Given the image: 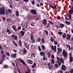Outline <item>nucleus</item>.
Here are the masks:
<instances>
[{"label":"nucleus","instance_id":"obj_40","mask_svg":"<svg viewBox=\"0 0 73 73\" xmlns=\"http://www.w3.org/2000/svg\"><path fill=\"white\" fill-rule=\"evenodd\" d=\"M55 66L56 67V68H58V64H56L55 65Z\"/></svg>","mask_w":73,"mask_h":73},{"label":"nucleus","instance_id":"obj_54","mask_svg":"<svg viewBox=\"0 0 73 73\" xmlns=\"http://www.w3.org/2000/svg\"><path fill=\"white\" fill-rule=\"evenodd\" d=\"M57 19H61V17L59 16L57 17Z\"/></svg>","mask_w":73,"mask_h":73},{"label":"nucleus","instance_id":"obj_27","mask_svg":"<svg viewBox=\"0 0 73 73\" xmlns=\"http://www.w3.org/2000/svg\"><path fill=\"white\" fill-rule=\"evenodd\" d=\"M19 44L20 46H22V43H21V41L20 40H19Z\"/></svg>","mask_w":73,"mask_h":73},{"label":"nucleus","instance_id":"obj_59","mask_svg":"<svg viewBox=\"0 0 73 73\" xmlns=\"http://www.w3.org/2000/svg\"><path fill=\"white\" fill-rule=\"evenodd\" d=\"M23 1H24L25 2H28V1L29 0H22Z\"/></svg>","mask_w":73,"mask_h":73},{"label":"nucleus","instance_id":"obj_12","mask_svg":"<svg viewBox=\"0 0 73 73\" xmlns=\"http://www.w3.org/2000/svg\"><path fill=\"white\" fill-rule=\"evenodd\" d=\"M62 69L63 70H65V69H66V66L64 65H63L62 66Z\"/></svg>","mask_w":73,"mask_h":73},{"label":"nucleus","instance_id":"obj_61","mask_svg":"<svg viewBox=\"0 0 73 73\" xmlns=\"http://www.w3.org/2000/svg\"><path fill=\"white\" fill-rule=\"evenodd\" d=\"M69 55H70V57H72V54L71 53H70L69 54Z\"/></svg>","mask_w":73,"mask_h":73},{"label":"nucleus","instance_id":"obj_1","mask_svg":"<svg viewBox=\"0 0 73 73\" xmlns=\"http://www.w3.org/2000/svg\"><path fill=\"white\" fill-rule=\"evenodd\" d=\"M0 14L2 15H5V9L3 8H0Z\"/></svg>","mask_w":73,"mask_h":73},{"label":"nucleus","instance_id":"obj_52","mask_svg":"<svg viewBox=\"0 0 73 73\" xmlns=\"http://www.w3.org/2000/svg\"><path fill=\"white\" fill-rule=\"evenodd\" d=\"M54 43L55 45H57V44H58L57 42L56 41H54Z\"/></svg>","mask_w":73,"mask_h":73},{"label":"nucleus","instance_id":"obj_16","mask_svg":"<svg viewBox=\"0 0 73 73\" xmlns=\"http://www.w3.org/2000/svg\"><path fill=\"white\" fill-rule=\"evenodd\" d=\"M44 21H43L42 23H43V24H44V25H46L47 24L46 23V19H43Z\"/></svg>","mask_w":73,"mask_h":73},{"label":"nucleus","instance_id":"obj_20","mask_svg":"<svg viewBox=\"0 0 73 73\" xmlns=\"http://www.w3.org/2000/svg\"><path fill=\"white\" fill-rule=\"evenodd\" d=\"M65 23L66 24H67V25H70V22H69L67 21H65Z\"/></svg>","mask_w":73,"mask_h":73},{"label":"nucleus","instance_id":"obj_10","mask_svg":"<svg viewBox=\"0 0 73 73\" xmlns=\"http://www.w3.org/2000/svg\"><path fill=\"white\" fill-rule=\"evenodd\" d=\"M48 66L49 68L50 69H52V68H53V65H52V64L50 65V63H48Z\"/></svg>","mask_w":73,"mask_h":73},{"label":"nucleus","instance_id":"obj_56","mask_svg":"<svg viewBox=\"0 0 73 73\" xmlns=\"http://www.w3.org/2000/svg\"><path fill=\"white\" fill-rule=\"evenodd\" d=\"M0 49L1 50H3V48L2 47V46H0Z\"/></svg>","mask_w":73,"mask_h":73},{"label":"nucleus","instance_id":"obj_24","mask_svg":"<svg viewBox=\"0 0 73 73\" xmlns=\"http://www.w3.org/2000/svg\"><path fill=\"white\" fill-rule=\"evenodd\" d=\"M31 40L32 39H33L35 38H34V37L33 36V34H31Z\"/></svg>","mask_w":73,"mask_h":73},{"label":"nucleus","instance_id":"obj_30","mask_svg":"<svg viewBox=\"0 0 73 73\" xmlns=\"http://www.w3.org/2000/svg\"><path fill=\"white\" fill-rule=\"evenodd\" d=\"M70 62H73V58H72V57H70Z\"/></svg>","mask_w":73,"mask_h":73},{"label":"nucleus","instance_id":"obj_17","mask_svg":"<svg viewBox=\"0 0 73 73\" xmlns=\"http://www.w3.org/2000/svg\"><path fill=\"white\" fill-rule=\"evenodd\" d=\"M6 32L7 33H9L8 34L9 35H10V34H11V33H12V32H11V31H10V30L9 29H7V31H6Z\"/></svg>","mask_w":73,"mask_h":73},{"label":"nucleus","instance_id":"obj_7","mask_svg":"<svg viewBox=\"0 0 73 73\" xmlns=\"http://www.w3.org/2000/svg\"><path fill=\"white\" fill-rule=\"evenodd\" d=\"M12 27L13 29V30L15 31V32H17V29H16V26L15 25L12 26Z\"/></svg>","mask_w":73,"mask_h":73},{"label":"nucleus","instance_id":"obj_13","mask_svg":"<svg viewBox=\"0 0 73 73\" xmlns=\"http://www.w3.org/2000/svg\"><path fill=\"white\" fill-rule=\"evenodd\" d=\"M40 54L41 56H45V52H40Z\"/></svg>","mask_w":73,"mask_h":73},{"label":"nucleus","instance_id":"obj_51","mask_svg":"<svg viewBox=\"0 0 73 73\" xmlns=\"http://www.w3.org/2000/svg\"><path fill=\"white\" fill-rule=\"evenodd\" d=\"M57 63H58V64H59V65H61V63L60 62H57Z\"/></svg>","mask_w":73,"mask_h":73},{"label":"nucleus","instance_id":"obj_31","mask_svg":"<svg viewBox=\"0 0 73 73\" xmlns=\"http://www.w3.org/2000/svg\"><path fill=\"white\" fill-rule=\"evenodd\" d=\"M51 64H54V59H52L51 60Z\"/></svg>","mask_w":73,"mask_h":73},{"label":"nucleus","instance_id":"obj_11","mask_svg":"<svg viewBox=\"0 0 73 73\" xmlns=\"http://www.w3.org/2000/svg\"><path fill=\"white\" fill-rule=\"evenodd\" d=\"M19 60L21 62V63H22V64H23V65H25V62H24V61L22 59H21L20 60V59L19 58Z\"/></svg>","mask_w":73,"mask_h":73},{"label":"nucleus","instance_id":"obj_19","mask_svg":"<svg viewBox=\"0 0 73 73\" xmlns=\"http://www.w3.org/2000/svg\"><path fill=\"white\" fill-rule=\"evenodd\" d=\"M36 66V64L35 63H34L32 66V68L34 69V68H35Z\"/></svg>","mask_w":73,"mask_h":73},{"label":"nucleus","instance_id":"obj_41","mask_svg":"<svg viewBox=\"0 0 73 73\" xmlns=\"http://www.w3.org/2000/svg\"><path fill=\"white\" fill-rule=\"evenodd\" d=\"M6 54L8 56H10V54H9V53L8 52H7L6 53Z\"/></svg>","mask_w":73,"mask_h":73},{"label":"nucleus","instance_id":"obj_64","mask_svg":"<svg viewBox=\"0 0 73 73\" xmlns=\"http://www.w3.org/2000/svg\"><path fill=\"white\" fill-rule=\"evenodd\" d=\"M32 4H35V1H33L32 2Z\"/></svg>","mask_w":73,"mask_h":73},{"label":"nucleus","instance_id":"obj_47","mask_svg":"<svg viewBox=\"0 0 73 73\" xmlns=\"http://www.w3.org/2000/svg\"><path fill=\"white\" fill-rule=\"evenodd\" d=\"M69 72L71 73H73V69L69 71Z\"/></svg>","mask_w":73,"mask_h":73},{"label":"nucleus","instance_id":"obj_2","mask_svg":"<svg viewBox=\"0 0 73 73\" xmlns=\"http://www.w3.org/2000/svg\"><path fill=\"white\" fill-rule=\"evenodd\" d=\"M50 6L53 9H57V8H56V6L55 5V4L54 3L51 2L50 4H49Z\"/></svg>","mask_w":73,"mask_h":73},{"label":"nucleus","instance_id":"obj_50","mask_svg":"<svg viewBox=\"0 0 73 73\" xmlns=\"http://www.w3.org/2000/svg\"><path fill=\"white\" fill-rule=\"evenodd\" d=\"M5 68H8V66L7 65H5L4 66Z\"/></svg>","mask_w":73,"mask_h":73},{"label":"nucleus","instance_id":"obj_35","mask_svg":"<svg viewBox=\"0 0 73 73\" xmlns=\"http://www.w3.org/2000/svg\"><path fill=\"white\" fill-rule=\"evenodd\" d=\"M41 46L42 50H44V49H45V46L43 45H42Z\"/></svg>","mask_w":73,"mask_h":73},{"label":"nucleus","instance_id":"obj_14","mask_svg":"<svg viewBox=\"0 0 73 73\" xmlns=\"http://www.w3.org/2000/svg\"><path fill=\"white\" fill-rule=\"evenodd\" d=\"M11 56L13 58H15L16 57V54H12Z\"/></svg>","mask_w":73,"mask_h":73},{"label":"nucleus","instance_id":"obj_22","mask_svg":"<svg viewBox=\"0 0 73 73\" xmlns=\"http://www.w3.org/2000/svg\"><path fill=\"white\" fill-rule=\"evenodd\" d=\"M28 62L30 64H33V61L30 60H28Z\"/></svg>","mask_w":73,"mask_h":73},{"label":"nucleus","instance_id":"obj_46","mask_svg":"<svg viewBox=\"0 0 73 73\" xmlns=\"http://www.w3.org/2000/svg\"><path fill=\"white\" fill-rule=\"evenodd\" d=\"M58 33L59 35H62V32L59 31Z\"/></svg>","mask_w":73,"mask_h":73},{"label":"nucleus","instance_id":"obj_28","mask_svg":"<svg viewBox=\"0 0 73 73\" xmlns=\"http://www.w3.org/2000/svg\"><path fill=\"white\" fill-rule=\"evenodd\" d=\"M58 50L59 52H62V49H61V48H58Z\"/></svg>","mask_w":73,"mask_h":73},{"label":"nucleus","instance_id":"obj_55","mask_svg":"<svg viewBox=\"0 0 73 73\" xmlns=\"http://www.w3.org/2000/svg\"><path fill=\"white\" fill-rule=\"evenodd\" d=\"M51 57L53 59L54 58V55H52Z\"/></svg>","mask_w":73,"mask_h":73},{"label":"nucleus","instance_id":"obj_45","mask_svg":"<svg viewBox=\"0 0 73 73\" xmlns=\"http://www.w3.org/2000/svg\"><path fill=\"white\" fill-rule=\"evenodd\" d=\"M14 45L15 46H18V45H17V43L16 42L14 43Z\"/></svg>","mask_w":73,"mask_h":73},{"label":"nucleus","instance_id":"obj_32","mask_svg":"<svg viewBox=\"0 0 73 73\" xmlns=\"http://www.w3.org/2000/svg\"><path fill=\"white\" fill-rule=\"evenodd\" d=\"M19 13L18 11H16V15L17 16H19Z\"/></svg>","mask_w":73,"mask_h":73},{"label":"nucleus","instance_id":"obj_44","mask_svg":"<svg viewBox=\"0 0 73 73\" xmlns=\"http://www.w3.org/2000/svg\"><path fill=\"white\" fill-rule=\"evenodd\" d=\"M44 32L47 35H48V31L46 30H45Z\"/></svg>","mask_w":73,"mask_h":73},{"label":"nucleus","instance_id":"obj_4","mask_svg":"<svg viewBox=\"0 0 73 73\" xmlns=\"http://www.w3.org/2000/svg\"><path fill=\"white\" fill-rule=\"evenodd\" d=\"M57 60L59 61H60L63 64H64V60L62 58H59L58 57H57L56 58Z\"/></svg>","mask_w":73,"mask_h":73},{"label":"nucleus","instance_id":"obj_34","mask_svg":"<svg viewBox=\"0 0 73 73\" xmlns=\"http://www.w3.org/2000/svg\"><path fill=\"white\" fill-rule=\"evenodd\" d=\"M47 54L48 55V57L50 58V52H48L47 53Z\"/></svg>","mask_w":73,"mask_h":73},{"label":"nucleus","instance_id":"obj_58","mask_svg":"<svg viewBox=\"0 0 73 73\" xmlns=\"http://www.w3.org/2000/svg\"><path fill=\"white\" fill-rule=\"evenodd\" d=\"M35 46H34V45H33V44H32L31 46V48H35Z\"/></svg>","mask_w":73,"mask_h":73},{"label":"nucleus","instance_id":"obj_36","mask_svg":"<svg viewBox=\"0 0 73 73\" xmlns=\"http://www.w3.org/2000/svg\"><path fill=\"white\" fill-rule=\"evenodd\" d=\"M62 37L63 38H65L66 37V34H64L62 35Z\"/></svg>","mask_w":73,"mask_h":73},{"label":"nucleus","instance_id":"obj_53","mask_svg":"<svg viewBox=\"0 0 73 73\" xmlns=\"http://www.w3.org/2000/svg\"><path fill=\"white\" fill-rule=\"evenodd\" d=\"M27 71H28V72H29V73H31V70H29V68H28V70H27Z\"/></svg>","mask_w":73,"mask_h":73},{"label":"nucleus","instance_id":"obj_3","mask_svg":"<svg viewBox=\"0 0 73 73\" xmlns=\"http://www.w3.org/2000/svg\"><path fill=\"white\" fill-rule=\"evenodd\" d=\"M72 13H73V7H72L71 8V10H69V18L70 19L72 17L71 15H72Z\"/></svg>","mask_w":73,"mask_h":73},{"label":"nucleus","instance_id":"obj_60","mask_svg":"<svg viewBox=\"0 0 73 73\" xmlns=\"http://www.w3.org/2000/svg\"><path fill=\"white\" fill-rule=\"evenodd\" d=\"M5 54H3V58H5Z\"/></svg>","mask_w":73,"mask_h":73},{"label":"nucleus","instance_id":"obj_6","mask_svg":"<svg viewBox=\"0 0 73 73\" xmlns=\"http://www.w3.org/2000/svg\"><path fill=\"white\" fill-rule=\"evenodd\" d=\"M66 46L67 48H68V50H72L73 49V47H70V45L68 44L66 45Z\"/></svg>","mask_w":73,"mask_h":73},{"label":"nucleus","instance_id":"obj_21","mask_svg":"<svg viewBox=\"0 0 73 73\" xmlns=\"http://www.w3.org/2000/svg\"><path fill=\"white\" fill-rule=\"evenodd\" d=\"M27 51L26 50V49L25 48H23V54H25L27 53Z\"/></svg>","mask_w":73,"mask_h":73},{"label":"nucleus","instance_id":"obj_8","mask_svg":"<svg viewBox=\"0 0 73 73\" xmlns=\"http://www.w3.org/2000/svg\"><path fill=\"white\" fill-rule=\"evenodd\" d=\"M51 48H52V50H54V52H56V46H54V47L53 46V45H51Z\"/></svg>","mask_w":73,"mask_h":73},{"label":"nucleus","instance_id":"obj_25","mask_svg":"<svg viewBox=\"0 0 73 73\" xmlns=\"http://www.w3.org/2000/svg\"><path fill=\"white\" fill-rule=\"evenodd\" d=\"M43 60H47V58L45 56H44L43 58Z\"/></svg>","mask_w":73,"mask_h":73},{"label":"nucleus","instance_id":"obj_23","mask_svg":"<svg viewBox=\"0 0 73 73\" xmlns=\"http://www.w3.org/2000/svg\"><path fill=\"white\" fill-rule=\"evenodd\" d=\"M65 27V25H64V24L61 23L60 25V28H62L63 27Z\"/></svg>","mask_w":73,"mask_h":73},{"label":"nucleus","instance_id":"obj_33","mask_svg":"<svg viewBox=\"0 0 73 73\" xmlns=\"http://www.w3.org/2000/svg\"><path fill=\"white\" fill-rule=\"evenodd\" d=\"M23 27H24V28H27V24L26 23L24 24L23 25Z\"/></svg>","mask_w":73,"mask_h":73},{"label":"nucleus","instance_id":"obj_39","mask_svg":"<svg viewBox=\"0 0 73 73\" xmlns=\"http://www.w3.org/2000/svg\"><path fill=\"white\" fill-rule=\"evenodd\" d=\"M11 21V18H8L7 19V21Z\"/></svg>","mask_w":73,"mask_h":73},{"label":"nucleus","instance_id":"obj_26","mask_svg":"<svg viewBox=\"0 0 73 73\" xmlns=\"http://www.w3.org/2000/svg\"><path fill=\"white\" fill-rule=\"evenodd\" d=\"M50 40L52 41V42H53L54 41V39H53V37L51 36L50 38Z\"/></svg>","mask_w":73,"mask_h":73},{"label":"nucleus","instance_id":"obj_48","mask_svg":"<svg viewBox=\"0 0 73 73\" xmlns=\"http://www.w3.org/2000/svg\"><path fill=\"white\" fill-rule=\"evenodd\" d=\"M48 22L49 23H50L51 24H52V25H53V23H52V22H51V21H49Z\"/></svg>","mask_w":73,"mask_h":73},{"label":"nucleus","instance_id":"obj_62","mask_svg":"<svg viewBox=\"0 0 73 73\" xmlns=\"http://www.w3.org/2000/svg\"><path fill=\"white\" fill-rule=\"evenodd\" d=\"M8 12H11V10L10 9H9L8 10Z\"/></svg>","mask_w":73,"mask_h":73},{"label":"nucleus","instance_id":"obj_5","mask_svg":"<svg viewBox=\"0 0 73 73\" xmlns=\"http://www.w3.org/2000/svg\"><path fill=\"white\" fill-rule=\"evenodd\" d=\"M63 56L65 57H67V53H66V51L65 50H64L63 51Z\"/></svg>","mask_w":73,"mask_h":73},{"label":"nucleus","instance_id":"obj_42","mask_svg":"<svg viewBox=\"0 0 73 73\" xmlns=\"http://www.w3.org/2000/svg\"><path fill=\"white\" fill-rule=\"evenodd\" d=\"M41 41L42 43H44V42H45V40H44V39L42 38Z\"/></svg>","mask_w":73,"mask_h":73},{"label":"nucleus","instance_id":"obj_49","mask_svg":"<svg viewBox=\"0 0 73 73\" xmlns=\"http://www.w3.org/2000/svg\"><path fill=\"white\" fill-rule=\"evenodd\" d=\"M31 54H32V55H33V56H34V58L35 57V54H34L33 53H31Z\"/></svg>","mask_w":73,"mask_h":73},{"label":"nucleus","instance_id":"obj_9","mask_svg":"<svg viewBox=\"0 0 73 73\" xmlns=\"http://www.w3.org/2000/svg\"><path fill=\"white\" fill-rule=\"evenodd\" d=\"M11 37H12L13 38L15 39V40H18V38L17 36L15 35H13L11 36Z\"/></svg>","mask_w":73,"mask_h":73},{"label":"nucleus","instance_id":"obj_37","mask_svg":"<svg viewBox=\"0 0 73 73\" xmlns=\"http://www.w3.org/2000/svg\"><path fill=\"white\" fill-rule=\"evenodd\" d=\"M37 41L38 42H40V41H41V38H38L37 39Z\"/></svg>","mask_w":73,"mask_h":73},{"label":"nucleus","instance_id":"obj_29","mask_svg":"<svg viewBox=\"0 0 73 73\" xmlns=\"http://www.w3.org/2000/svg\"><path fill=\"white\" fill-rule=\"evenodd\" d=\"M31 40L33 43H34V42L35 41V38L34 39H31Z\"/></svg>","mask_w":73,"mask_h":73},{"label":"nucleus","instance_id":"obj_43","mask_svg":"<svg viewBox=\"0 0 73 73\" xmlns=\"http://www.w3.org/2000/svg\"><path fill=\"white\" fill-rule=\"evenodd\" d=\"M38 49L40 52V51H41V47H40V46H38Z\"/></svg>","mask_w":73,"mask_h":73},{"label":"nucleus","instance_id":"obj_63","mask_svg":"<svg viewBox=\"0 0 73 73\" xmlns=\"http://www.w3.org/2000/svg\"><path fill=\"white\" fill-rule=\"evenodd\" d=\"M2 19H3V20H5V19H6L4 17H3Z\"/></svg>","mask_w":73,"mask_h":73},{"label":"nucleus","instance_id":"obj_38","mask_svg":"<svg viewBox=\"0 0 73 73\" xmlns=\"http://www.w3.org/2000/svg\"><path fill=\"white\" fill-rule=\"evenodd\" d=\"M21 33L22 36H23L24 35V31H21Z\"/></svg>","mask_w":73,"mask_h":73},{"label":"nucleus","instance_id":"obj_15","mask_svg":"<svg viewBox=\"0 0 73 73\" xmlns=\"http://www.w3.org/2000/svg\"><path fill=\"white\" fill-rule=\"evenodd\" d=\"M31 12L32 13H33V14H34V15L36 14V11L34 10H31Z\"/></svg>","mask_w":73,"mask_h":73},{"label":"nucleus","instance_id":"obj_57","mask_svg":"<svg viewBox=\"0 0 73 73\" xmlns=\"http://www.w3.org/2000/svg\"><path fill=\"white\" fill-rule=\"evenodd\" d=\"M21 27H18V30H20V29H21Z\"/></svg>","mask_w":73,"mask_h":73},{"label":"nucleus","instance_id":"obj_18","mask_svg":"<svg viewBox=\"0 0 73 73\" xmlns=\"http://www.w3.org/2000/svg\"><path fill=\"white\" fill-rule=\"evenodd\" d=\"M70 35L69 34H68L67 36V39L68 40H69L70 39Z\"/></svg>","mask_w":73,"mask_h":73}]
</instances>
